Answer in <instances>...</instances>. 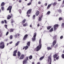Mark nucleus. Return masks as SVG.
I'll return each mask as SVG.
<instances>
[{
    "label": "nucleus",
    "instance_id": "1",
    "mask_svg": "<svg viewBox=\"0 0 64 64\" xmlns=\"http://www.w3.org/2000/svg\"><path fill=\"white\" fill-rule=\"evenodd\" d=\"M41 43V39H40L39 40V45L36 48V51H38L41 48L42 44Z\"/></svg>",
    "mask_w": 64,
    "mask_h": 64
},
{
    "label": "nucleus",
    "instance_id": "2",
    "mask_svg": "<svg viewBox=\"0 0 64 64\" xmlns=\"http://www.w3.org/2000/svg\"><path fill=\"white\" fill-rule=\"evenodd\" d=\"M5 47V45L4 42H1L0 43V49H4Z\"/></svg>",
    "mask_w": 64,
    "mask_h": 64
},
{
    "label": "nucleus",
    "instance_id": "3",
    "mask_svg": "<svg viewBox=\"0 0 64 64\" xmlns=\"http://www.w3.org/2000/svg\"><path fill=\"white\" fill-rule=\"evenodd\" d=\"M59 26V25L58 24H55L54 26V31H56V29H57L58 27Z\"/></svg>",
    "mask_w": 64,
    "mask_h": 64
},
{
    "label": "nucleus",
    "instance_id": "4",
    "mask_svg": "<svg viewBox=\"0 0 64 64\" xmlns=\"http://www.w3.org/2000/svg\"><path fill=\"white\" fill-rule=\"evenodd\" d=\"M34 36L33 38H32V41H34L35 40H36V33H35L34 34Z\"/></svg>",
    "mask_w": 64,
    "mask_h": 64
},
{
    "label": "nucleus",
    "instance_id": "5",
    "mask_svg": "<svg viewBox=\"0 0 64 64\" xmlns=\"http://www.w3.org/2000/svg\"><path fill=\"white\" fill-rule=\"evenodd\" d=\"M31 11H32V10L31 9H30L27 12V15L28 17H30V12H31Z\"/></svg>",
    "mask_w": 64,
    "mask_h": 64
},
{
    "label": "nucleus",
    "instance_id": "6",
    "mask_svg": "<svg viewBox=\"0 0 64 64\" xmlns=\"http://www.w3.org/2000/svg\"><path fill=\"white\" fill-rule=\"evenodd\" d=\"M12 6H10L7 9V10H9V13H10L11 12V9H12Z\"/></svg>",
    "mask_w": 64,
    "mask_h": 64
},
{
    "label": "nucleus",
    "instance_id": "7",
    "mask_svg": "<svg viewBox=\"0 0 64 64\" xmlns=\"http://www.w3.org/2000/svg\"><path fill=\"white\" fill-rule=\"evenodd\" d=\"M52 60H51V57L50 56L48 57V62H49L50 61V62L49 63V64H51V61Z\"/></svg>",
    "mask_w": 64,
    "mask_h": 64
},
{
    "label": "nucleus",
    "instance_id": "8",
    "mask_svg": "<svg viewBox=\"0 0 64 64\" xmlns=\"http://www.w3.org/2000/svg\"><path fill=\"white\" fill-rule=\"evenodd\" d=\"M10 15H9L8 16V17H7V19L8 20L10 19H11V17L13 16V14H10Z\"/></svg>",
    "mask_w": 64,
    "mask_h": 64
},
{
    "label": "nucleus",
    "instance_id": "9",
    "mask_svg": "<svg viewBox=\"0 0 64 64\" xmlns=\"http://www.w3.org/2000/svg\"><path fill=\"white\" fill-rule=\"evenodd\" d=\"M29 58V57L28 56H26L24 60V63H25L27 62L28 60V58Z\"/></svg>",
    "mask_w": 64,
    "mask_h": 64
},
{
    "label": "nucleus",
    "instance_id": "10",
    "mask_svg": "<svg viewBox=\"0 0 64 64\" xmlns=\"http://www.w3.org/2000/svg\"><path fill=\"white\" fill-rule=\"evenodd\" d=\"M24 57V54H22L20 58V59H23Z\"/></svg>",
    "mask_w": 64,
    "mask_h": 64
},
{
    "label": "nucleus",
    "instance_id": "11",
    "mask_svg": "<svg viewBox=\"0 0 64 64\" xmlns=\"http://www.w3.org/2000/svg\"><path fill=\"white\" fill-rule=\"evenodd\" d=\"M43 17V15L41 16L40 17H39L38 18V20L41 21L42 20V18Z\"/></svg>",
    "mask_w": 64,
    "mask_h": 64
},
{
    "label": "nucleus",
    "instance_id": "12",
    "mask_svg": "<svg viewBox=\"0 0 64 64\" xmlns=\"http://www.w3.org/2000/svg\"><path fill=\"white\" fill-rule=\"evenodd\" d=\"M39 14V11H37L36 13H35V15L36 16H38Z\"/></svg>",
    "mask_w": 64,
    "mask_h": 64
},
{
    "label": "nucleus",
    "instance_id": "13",
    "mask_svg": "<svg viewBox=\"0 0 64 64\" xmlns=\"http://www.w3.org/2000/svg\"><path fill=\"white\" fill-rule=\"evenodd\" d=\"M21 55V53L19 51H18V57H19Z\"/></svg>",
    "mask_w": 64,
    "mask_h": 64
},
{
    "label": "nucleus",
    "instance_id": "14",
    "mask_svg": "<svg viewBox=\"0 0 64 64\" xmlns=\"http://www.w3.org/2000/svg\"><path fill=\"white\" fill-rule=\"evenodd\" d=\"M14 29H13L12 28H11L10 29L9 31L10 32H13L14 31Z\"/></svg>",
    "mask_w": 64,
    "mask_h": 64
},
{
    "label": "nucleus",
    "instance_id": "15",
    "mask_svg": "<svg viewBox=\"0 0 64 64\" xmlns=\"http://www.w3.org/2000/svg\"><path fill=\"white\" fill-rule=\"evenodd\" d=\"M56 40H54L53 42L52 43V45L53 46L55 45V44H56Z\"/></svg>",
    "mask_w": 64,
    "mask_h": 64
},
{
    "label": "nucleus",
    "instance_id": "16",
    "mask_svg": "<svg viewBox=\"0 0 64 64\" xmlns=\"http://www.w3.org/2000/svg\"><path fill=\"white\" fill-rule=\"evenodd\" d=\"M20 42L19 41L17 42V43H16L15 44L16 46H18V45L19 44V43H20Z\"/></svg>",
    "mask_w": 64,
    "mask_h": 64
},
{
    "label": "nucleus",
    "instance_id": "17",
    "mask_svg": "<svg viewBox=\"0 0 64 64\" xmlns=\"http://www.w3.org/2000/svg\"><path fill=\"white\" fill-rule=\"evenodd\" d=\"M20 35V34H17L14 36L16 38H17V37L19 36Z\"/></svg>",
    "mask_w": 64,
    "mask_h": 64
},
{
    "label": "nucleus",
    "instance_id": "18",
    "mask_svg": "<svg viewBox=\"0 0 64 64\" xmlns=\"http://www.w3.org/2000/svg\"><path fill=\"white\" fill-rule=\"evenodd\" d=\"M57 56H58V55H57L56 54H55L54 55V56H53L54 58H55L56 57H57Z\"/></svg>",
    "mask_w": 64,
    "mask_h": 64
},
{
    "label": "nucleus",
    "instance_id": "19",
    "mask_svg": "<svg viewBox=\"0 0 64 64\" xmlns=\"http://www.w3.org/2000/svg\"><path fill=\"white\" fill-rule=\"evenodd\" d=\"M27 37H28V35L27 34L26 35L24 36V39L25 40L26 38H27Z\"/></svg>",
    "mask_w": 64,
    "mask_h": 64
},
{
    "label": "nucleus",
    "instance_id": "20",
    "mask_svg": "<svg viewBox=\"0 0 64 64\" xmlns=\"http://www.w3.org/2000/svg\"><path fill=\"white\" fill-rule=\"evenodd\" d=\"M51 5H52V4H49L48 7H47V9H49V8H50V6H51Z\"/></svg>",
    "mask_w": 64,
    "mask_h": 64
},
{
    "label": "nucleus",
    "instance_id": "21",
    "mask_svg": "<svg viewBox=\"0 0 64 64\" xmlns=\"http://www.w3.org/2000/svg\"><path fill=\"white\" fill-rule=\"evenodd\" d=\"M28 48V46H26L25 47V50H27Z\"/></svg>",
    "mask_w": 64,
    "mask_h": 64
},
{
    "label": "nucleus",
    "instance_id": "22",
    "mask_svg": "<svg viewBox=\"0 0 64 64\" xmlns=\"http://www.w3.org/2000/svg\"><path fill=\"white\" fill-rule=\"evenodd\" d=\"M53 31V28H52L49 30V31L50 32H52V31Z\"/></svg>",
    "mask_w": 64,
    "mask_h": 64
},
{
    "label": "nucleus",
    "instance_id": "23",
    "mask_svg": "<svg viewBox=\"0 0 64 64\" xmlns=\"http://www.w3.org/2000/svg\"><path fill=\"white\" fill-rule=\"evenodd\" d=\"M47 49L48 50H51L52 49V48L50 47H48L47 48Z\"/></svg>",
    "mask_w": 64,
    "mask_h": 64
},
{
    "label": "nucleus",
    "instance_id": "24",
    "mask_svg": "<svg viewBox=\"0 0 64 64\" xmlns=\"http://www.w3.org/2000/svg\"><path fill=\"white\" fill-rule=\"evenodd\" d=\"M44 58V56H42L41 58H40V60H42V59H43V58Z\"/></svg>",
    "mask_w": 64,
    "mask_h": 64
},
{
    "label": "nucleus",
    "instance_id": "25",
    "mask_svg": "<svg viewBox=\"0 0 64 64\" xmlns=\"http://www.w3.org/2000/svg\"><path fill=\"white\" fill-rule=\"evenodd\" d=\"M17 53V50H14V53H15L16 54Z\"/></svg>",
    "mask_w": 64,
    "mask_h": 64
},
{
    "label": "nucleus",
    "instance_id": "26",
    "mask_svg": "<svg viewBox=\"0 0 64 64\" xmlns=\"http://www.w3.org/2000/svg\"><path fill=\"white\" fill-rule=\"evenodd\" d=\"M10 39H12V38H13V36L11 35L10 37Z\"/></svg>",
    "mask_w": 64,
    "mask_h": 64
},
{
    "label": "nucleus",
    "instance_id": "27",
    "mask_svg": "<svg viewBox=\"0 0 64 64\" xmlns=\"http://www.w3.org/2000/svg\"><path fill=\"white\" fill-rule=\"evenodd\" d=\"M32 55H31L29 56V59H30L31 60V59H32Z\"/></svg>",
    "mask_w": 64,
    "mask_h": 64
},
{
    "label": "nucleus",
    "instance_id": "28",
    "mask_svg": "<svg viewBox=\"0 0 64 64\" xmlns=\"http://www.w3.org/2000/svg\"><path fill=\"white\" fill-rule=\"evenodd\" d=\"M51 28V26H48V27L47 29L48 30H49Z\"/></svg>",
    "mask_w": 64,
    "mask_h": 64
},
{
    "label": "nucleus",
    "instance_id": "29",
    "mask_svg": "<svg viewBox=\"0 0 64 64\" xmlns=\"http://www.w3.org/2000/svg\"><path fill=\"white\" fill-rule=\"evenodd\" d=\"M1 6H4V2H2L1 5Z\"/></svg>",
    "mask_w": 64,
    "mask_h": 64
},
{
    "label": "nucleus",
    "instance_id": "30",
    "mask_svg": "<svg viewBox=\"0 0 64 64\" xmlns=\"http://www.w3.org/2000/svg\"><path fill=\"white\" fill-rule=\"evenodd\" d=\"M22 22V24L24 26V20H23Z\"/></svg>",
    "mask_w": 64,
    "mask_h": 64
},
{
    "label": "nucleus",
    "instance_id": "31",
    "mask_svg": "<svg viewBox=\"0 0 64 64\" xmlns=\"http://www.w3.org/2000/svg\"><path fill=\"white\" fill-rule=\"evenodd\" d=\"M30 42H28L27 43V45H28V46H30Z\"/></svg>",
    "mask_w": 64,
    "mask_h": 64
},
{
    "label": "nucleus",
    "instance_id": "32",
    "mask_svg": "<svg viewBox=\"0 0 64 64\" xmlns=\"http://www.w3.org/2000/svg\"><path fill=\"white\" fill-rule=\"evenodd\" d=\"M35 16H35V15H34L33 16V18L34 19H35Z\"/></svg>",
    "mask_w": 64,
    "mask_h": 64
},
{
    "label": "nucleus",
    "instance_id": "33",
    "mask_svg": "<svg viewBox=\"0 0 64 64\" xmlns=\"http://www.w3.org/2000/svg\"><path fill=\"white\" fill-rule=\"evenodd\" d=\"M2 35H3V34L2 33H1L0 34V37H2Z\"/></svg>",
    "mask_w": 64,
    "mask_h": 64
},
{
    "label": "nucleus",
    "instance_id": "34",
    "mask_svg": "<svg viewBox=\"0 0 64 64\" xmlns=\"http://www.w3.org/2000/svg\"><path fill=\"white\" fill-rule=\"evenodd\" d=\"M62 58L64 59V54H62Z\"/></svg>",
    "mask_w": 64,
    "mask_h": 64
},
{
    "label": "nucleus",
    "instance_id": "35",
    "mask_svg": "<svg viewBox=\"0 0 64 64\" xmlns=\"http://www.w3.org/2000/svg\"><path fill=\"white\" fill-rule=\"evenodd\" d=\"M13 56H16V54L13 53Z\"/></svg>",
    "mask_w": 64,
    "mask_h": 64
},
{
    "label": "nucleus",
    "instance_id": "36",
    "mask_svg": "<svg viewBox=\"0 0 64 64\" xmlns=\"http://www.w3.org/2000/svg\"><path fill=\"white\" fill-rule=\"evenodd\" d=\"M61 26L62 27H64V22L62 23L61 25Z\"/></svg>",
    "mask_w": 64,
    "mask_h": 64
},
{
    "label": "nucleus",
    "instance_id": "37",
    "mask_svg": "<svg viewBox=\"0 0 64 64\" xmlns=\"http://www.w3.org/2000/svg\"><path fill=\"white\" fill-rule=\"evenodd\" d=\"M56 3L55 2H54V3L53 4V5H54V6H55V5H56Z\"/></svg>",
    "mask_w": 64,
    "mask_h": 64
},
{
    "label": "nucleus",
    "instance_id": "38",
    "mask_svg": "<svg viewBox=\"0 0 64 64\" xmlns=\"http://www.w3.org/2000/svg\"><path fill=\"white\" fill-rule=\"evenodd\" d=\"M1 24H4V21L2 20L1 22Z\"/></svg>",
    "mask_w": 64,
    "mask_h": 64
},
{
    "label": "nucleus",
    "instance_id": "39",
    "mask_svg": "<svg viewBox=\"0 0 64 64\" xmlns=\"http://www.w3.org/2000/svg\"><path fill=\"white\" fill-rule=\"evenodd\" d=\"M4 21L5 24H7V21H6V20H4Z\"/></svg>",
    "mask_w": 64,
    "mask_h": 64
},
{
    "label": "nucleus",
    "instance_id": "40",
    "mask_svg": "<svg viewBox=\"0 0 64 64\" xmlns=\"http://www.w3.org/2000/svg\"><path fill=\"white\" fill-rule=\"evenodd\" d=\"M8 34H9V32H7L6 34V36L8 35Z\"/></svg>",
    "mask_w": 64,
    "mask_h": 64
},
{
    "label": "nucleus",
    "instance_id": "41",
    "mask_svg": "<svg viewBox=\"0 0 64 64\" xmlns=\"http://www.w3.org/2000/svg\"><path fill=\"white\" fill-rule=\"evenodd\" d=\"M58 12H60V13H61L62 12V11L60 10H58Z\"/></svg>",
    "mask_w": 64,
    "mask_h": 64
},
{
    "label": "nucleus",
    "instance_id": "42",
    "mask_svg": "<svg viewBox=\"0 0 64 64\" xmlns=\"http://www.w3.org/2000/svg\"><path fill=\"white\" fill-rule=\"evenodd\" d=\"M19 11L20 13H21V12H22V11L21 10H19Z\"/></svg>",
    "mask_w": 64,
    "mask_h": 64
},
{
    "label": "nucleus",
    "instance_id": "43",
    "mask_svg": "<svg viewBox=\"0 0 64 64\" xmlns=\"http://www.w3.org/2000/svg\"><path fill=\"white\" fill-rule=\"evenodd\" d=\"M14 22H15V21H14V20H12L11 21V23L12 24Z\"/></svg>",
    "mask_w": 64,
    "mask_h": 64
},
{
    "label": "nucleus",
    "instance_id": "44",
    "mask_svg": "<svg viewBox=\"0 0 64 64\" xmlns=\"http://www.w3.org/2000/svg\"><path fill=\"white\" fill-rule=\"evenodd\" d=\"M62 20V18H59V21H60V20Z\"/></svg>",
    "mask_w": 64,
    "mask_h": 64
},
{
    "label": "nucleus",
    "instance_id": "45",
    "mask_svg": "<svg viewBox=\"0 0 64 64\" xmlns=\"http://www.w3.org/2000/svg\"><path fill=\"white\" fill-rule=\"evenodd\" d=\"M1 9L2 10H4V7H3V6H2V7Z\"/></svg>",
    "mask_w": 64,
    "mask_h": 64
},
{
    "label": "nucleus",
    "instance_id": "46",
    "mask_svg": "<svg viewBox=\"0 0 64 64\" xmlns=\"http://www.w3.org/2000/svg\"><path fill=\"white\" fill-rule=\"evenodd\" d=\"M50 11H48L47 13V14H48V15H49V14H50Z\"/></svg>",
    "mask_w": 64,
    "mask_h": 64
},
{
    "label": "nucleus",
    "instance_id": "47",
    "mask_svg": "<svg viewBox=\"0 0 64 64\" xmlns=\"http://www.w3.org/2000/svg\"><path fill=\"white\" fill-rule=\"evenodd\" d=\"M4 26L6 28H7V25L6 24H5L4 25Z\"/></svg>",
    "mask_w": 64,
    "mask_h": 64
},
{
    "label": "nucleus",
    "instance_id": "48",
    "mask_svg": "<svg viewBox=\"0 0 64 64\" xmlns=\"http://www.w3.org/2000/svg\"><path fill=\"white\" fill-rule=\"evenodd\" d=\"M56 60H58V59H59V56H58V57H56Z\"/></svg>",
    "mask_w": 64,
    "mask_h": 64
},
{
    "label": "nucleus",
    "instance_id": "49",
    "mask_svg": "<svg viewBox=\"0 0 64 64\" xmlns=\"http://www.w3.org/2000/svg\"><path fill=\"white\" fill-rule=\"evenodd\" d=\"M31 4V2H30L28 4V5H30Z\"/></svg>",
    "mask_w": 64,
    "mask_h": 64
},
{
    "label": "nucleus",
    "instance_id": "50",
    "mask_svg": "<svg viewBox=\"0 0 64 64\" xmlns=\"http://www.w3.org/2000/svg\"><path fill=\"white\" fill-rule=\"evenodd\" d=\"M28 25V24L27 23H26V24H24V26H27Z\"/></svg>",
    "mask_w": 64,
    "mask_h": 64
},
{
    "label": "nucleus",
    "instance_id": "51",
    "mask_svg": "<svg viewBox=\"0 0 64 64\" xmlns=\"http://www.w3.org/2000/svg\"><path fill=\"white\" fill-rule=\"evenodd\" d=\"M12 43L13 42L12 41L9 42V44H12Z\"/></svg>",
    "mask_w": 64,
    "mask_h": 64
},
{
    "label": "nucleus",
    "instance_id": "52",
    "mask_svg": "<svg viewBox=\"0 0 64 64\" xmlns=\"http://www.w3.org/2000/svg\"><path fill=\"white\" fill-rule=\"evenodd\" d=\"M62 38H63V36H62L60 37V38L62 39Z\"/></svg>",
    "mask_w": 64,
    "mask_h": 64
},
{
    "label": "nucleus",
    "instance_id": "53",
    "mask_svg": "<svg viewBox=\"0 0 64 64\" xmlns=\"http://www.w3.org/2000/svg\"><path fill=\"white\" fill-rule=\"evenodd\" d=\"M38 4H41V2L40 1H39L38 2Z\"/></svg>",
    "mask_w": 64,
    "mask_h": 64
},
{
    "label": "nucleus",
    "instance_id": "54",
    "mask_svg": "<svg viewBox=\"0 0 64 64\" xmlns=\"http://www.w3.org/2000/svg\"><path fill=\"white\" fill-rule=\"evenodd\" d=\"M21 2H22V0H19V3H21Z\"/></svg>",
    "mask_w": 64,
    "mask_h": 64
},
{
    "label": "nucleus",
    "instance_id": "55",
    "mask_svg": "<svg viewBox=\"0 0 64 64\" xmlns=\"http://www.w3.org/2000/svg\"><path fill=\"white\" fill-rule=\"evenodd\" d=\"M45 6H47V3H46L45 4Z\"/></svg>",
    "mask_w": 64,
    "mask_h": 64
},
{
    "label": "nucleus",
    "instance_id": "56",
    "mask_svg": "<svg viewBox=\"0 0 64 64\" xmlns=\"http://www.w3.org/2000/svg\"><path fill=\"white\" fill-rule=\"evenodd\" d=\"M55 46L56 47H57L58 46V44H56L55 45Z\"/></svg>",
    "mask_w": 64,
    "mask_h": 64
},
{
    "label": "nucleus",
    "instance_id": "57",
    "mask_svg": "<svg viewBox=\"0 0 64 64\" xmlns=\"http://www.w3.org/2000/svg\"><path fill=\"white\" fill-rule=\"evenodd\" d=\"M30 27H32V24H31L30 26Z\"/></svg>",
    "mask_w": 64,
    "mask_h": 64
},
{
    "label": "nucleus",
    "instance_id": "58",
    "mask_svg": "<svg viewBox=\"0 0 64 64\" xmlns=\"http://www.w3.org/2000/svg\"><path fill=\"white\" fill-rule=\"evenodd\" d=\"M40 26V24H38V27H39Z\"/></svg>",
    "mask_w": 64,
    "mask_h": 64
},
{
    "label": "nucleus",
    "instance_id": "59",
    "mask_svg": "<svg viewBox=\"0 0 64 64\" xmlns=\"http://www.w3.org/2000/svg\"><path fill=\"white\" fill-rule=\"evenodd\" d=\"M40 64V63L39 62H38L37 63V64Z\"/></svg>",
    "mask_w": 64,
    "mask_h": 64
},
{
    "label": "nucleus",
    "instance_id": "60",
    "mask_svg": "<svg viewBox=\"0 0 64 64\" xmlns=\"http://www.w3.org/2000/svg\"><path fill=\"white\" fill-rule=\"evenodd\" d=\"M23 64H24V60L23 61Z\"/></svg>",
    "mask_w": 64,
    "mask_h": 64
},
{
    "label": "nucleus",
    "instance_id": "61",
    "mask_svg": "<svg viewBox=\"0 0 64 64\" xmlns=\"http://www.w3.org/2000/svg\"><path fill=\"white\" fill-rule=\"evenodd\" d=\"M26 20L25 19H24V22H26Z\"/></svg>",
    "mask_w": 64,
    "mask_h": 64
},
{
    "label": "nucleus",
    "instance_id": "62",
    "mask_svg": "<svg viewBox=\"0 0 64 64\" xmlns=\"http://www.w3.org/2000/svg\"><path fill=\"white\" fill-rule=\"evenodd\" d=\"M55 39V37H54L53 38V39Z\"/></svg>",
    "mask_w": 64,
    "mask_h": 64
},
{
    "label": "nucleus",
    "instance_id": "63",
    "mask_svg": "<svg viewBox=\"0 0 64 64\" xmlns=\"http://www.w3.org/2000/svg\"><path fill=\"white\" fill-rule=\"evenodd\" d=\"M63 4H64V0L63 1Z\"/></svg>",
    "mask_w": 64,
    "mask_h": 64
},
{
    "label": "nucleus",
    "instance_id": "64",
    "mask_svg": "<svg viewBox=\"0 0 64 64\" xmlns=\"http://www.w3.org/2000/svg\"><path fill=\"white\" fill-rule=\"evenodd\" d=\"M32 64H34V62H33L32 63Z\"/></svg>",
    "mask_w": 64,
    "mask_h": 64
}]
</instances>
